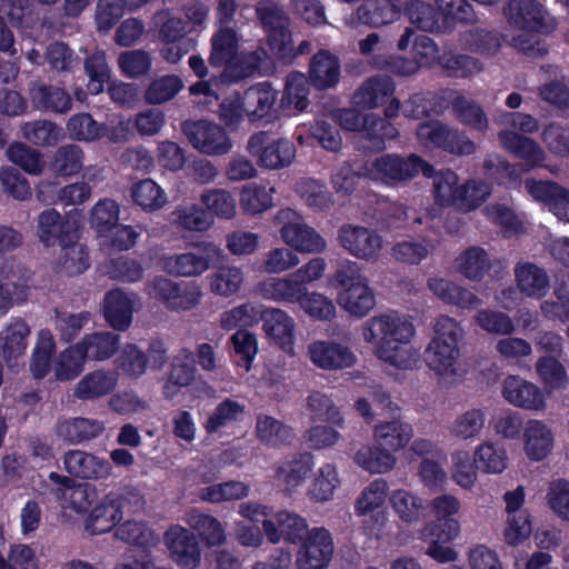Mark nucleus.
Instances as JSON below:
<instances>
[{"label": "nucleus", "instance_id": "46", "mask_svg": "<svg viewBox=\"0 0 569 569\" xmlns=\"http://www.w3.org/2000/svg\"><path fill=\"white\" fill-rule=\"evenodd\" d=\"M77 343L86 360L104 361L118 351L120 338L113 332L102 331L86 335Z\"/></svg>", "mask_w": 569, "mask_h": 569}, {"label": "nucleus", "instance_id": "39", "mask_svg": "<svg viewBox=\"0 0 569 569\" xmlns=\"http://www.w3.org/2000/svg\"><path fill=\"white\" fill-rule=\"evenodd\" d=\"M244 279V272L241 267L222 264L208 276V288L213 296L230 298L242 290Z\"/></svg>", "mask_w": 569, "mask_h": 569}, {"label": "nucleus", "instance_id": "42", "mask_svg": "<svg viewBox=\"0 0 569 569\" xmlns=\"http://www.w3.org/2000/svg\"><path fill=\"white\" fill-rule=\"evenodd\" d=\"M412 436V427L401 420L379 422L373 429L376 443L392 453L406 448Z\"/></svg>", "mask_w": 569, "mask_h": 569}, {"label": "nucleus", "instance_id": "15", "mask_svg": "<svg viewBox=\"0 0 569 569\" xmlns=\"http://www.w3.org/2000/svg\"><path fill=\"white\" fill-rule=\"evenodd\" d=\"M221 250L213 243H206L202 250L172 254L163 259V269L177 277H199L209 270L212 257L219 256Z\"/></svg>", "mask_w": 569, "mask_h": 569}, {"label": "nucleus", "instance_id": "18", "mask_svg": "<svg viewBox=\"0 0 569 569\" xmlns=\"http://www.w3.org/2000/svg\"><path fill=\"white\" fill-rule=\"evenodd\" d=\"M309 360L323 370H341L355 365V353L341 343L330 340H316L307 349Z\"/></svg>", "mask_w": 569, "mask_h": 569}, {"label": "nucleus", "instance_id": "60", "mask_svg": "<svg viewBox=\"0 0 569 569\" xmlns=\"http://www.w3.org/2000/svg\"><path fill=\"white\" fill-rule=\"evenodd\" d=\"M263 306L253 302H244L223 311L219 318V325L224 330H233L237 327H252L262 317Z\"/></svg>", "mask_w": 569, "mask_h": 569}, {"label": "nucleus", "instance_id": "51", "mask_svg": "<svg viewBox=\"0 0 569 569\" xmlns=\"http://www.w3.org/2000/svg\"><path fill=\"white\" fill-rule=\"evenodd\" d=\"M492 194V186L479 178L461 182L456 209L468 213L480 208Z\"/></svg>", "mask_w": 569, "mask_h": 569}, {"label": "nucleus", "instance_id": "53", "mask_svg": "<svg viewBox=\"0 0 569 569\" xmlns=\"http://www.w3.org/2000/svg\"><path fill=\"white\" fill-rule=\"evenodd\" d=\"M389 496V486L385 479L378 478L370 481L355 501L356 515L360 517L372 515L385 507Z\"/></svg>", "mask_w": 569, "mask_h": 569}, {"label": "nucleus", "instance_id": "47", "mask_svg": "<svg viewBox=\"0 0 569 569\" xmlns=\"http://www.w3.org/2000/svg\"><path fill=\"white\" fill-rule=\"evenodd\" d=\"M239 37L231 28H220L211 38L209 62L212 67L226 66L234 61L238 54Z\"/></svg>", "mask_w": 569, "mask_h": 569}, {"label": "nucleus", "instance_id": "56", "mask_svg": "<svg viewBox=\"0 0 569 569\" xmlns=\"http://www.w3.org/2000/svg\"><path fill=\"white\" fill-rule=\"evenodd\" d=\"M20 133L24 140L39 147L54 146L62 138L61 128L46 119L23 122Z\"/></svg>", "mask_w": 569, "mask_h": 569}, {"label": "nucleus", "instance_id": "29", "mask_svg": "<svg viewBox=\"0 0 569 569\" xmlns=\"http://www.w3.org/2000/svg\"><path fill=\"white\" fill-rule=\"evenodd\" d=\"M312 468L309 455H296L278 463L274 480L283 491L291 493L306 482Z\"/></svg>", "mask_w": 569, "mask_h": 569}, {"label": "nucleus", "instance_id": "59", "mask_svg": "<svg viewBox=\"0 0 569 569\" xmlns=\"http://www.w3.org/2000/svg\"><path fill=\"white\" fill-rule=\"evenodd\" d=\"M83 159L84 154L79 146H61L52 154L50 170L58 177L74 176L83 168Z\"/></svg>", "mask_w": 569, "mask_h": 569}, {"label": "nucleus", "instance_id": "7", "mask_svg": "<svg viewBox=\"0 0 569 569\" xmlns=\"http://www.w3.org/2000/svg\"><path fill=\"white\" fill-rule=\"evenodd\" d=\"M248 152L257 159V163L267 169H282L296 158V147L286 138L272 139L267 131L253 133L247 143Z\"/></svg>", "mask_w": 569, "mask_h": 569}, {"label": "nucleus", "instance_id": "31", "mask_svg": "<svg viewBox=\"0 0 569 569\" xmlns=\"http://www.w3.org/2000/svg\"><path fill=\"white\" fill-rule=\"evenodd\" d=\"M389 503L397 518L406 525L421 521L427 513V501L418 492L397 488L390 492Z\"/></svg>", "mask_w": 569, "mask_h": 569}, {"label": "nucleus", "instance_id": "5", "mask_svg": "<svg viewBox=\"0 0 569 569\" xmlns=\"http://www.w3.org/2000/svg\"><path fill=\"white\" fill-rule=\"evenodd\" d=\"M146 293L159 301L172 312H187L196 309L203 299L201 286L194 281H174L166 276H157L149 280Z\"/></svg>", "mask_w": 569, "mask_h": 569}, {"label": "nucleus", "instance_id": "30", "mask_svg": "<svg viewBox=\"0 0 569 569\" xmlns=\"http://www.w3.org/2000/svg\"><path fill=\"white\" fill-rule=\"evenodd\" d=\"M29 333L28 325L19 318L12 319L0 332V352L9 368L18 366V360L23 357Z\"/></svg>", "mask_w": 569, "mask_h": 569}, {"label": "nucleus", "instance_id": "64", "mask_svg": "<svg viewBox=\"0 0 569 569\" xmlns=\"http://www.w3.org/2000/svg\"><path fill=\"white\" fill-rule=\"evenodd\" d=\"M133 202L144 211H156L167 203L164 190L152 179H144L134 183L131 188Z\"/></svg>", "mask_w": 569, "mask_h": 569}, {"label": "nucleus", "instance_id": "32", "mask_svg": "<svg viewBox=\"0 0 569 569\" xmlns=\"http://www.w3.org/2000/svg\"><path fill=\"white\" fill-rule=\"evenodd\" d=\"M339 58L328 50L318 51L310 60L308 76L310 83L319 90L333 88L340 80Z\"/></svg>", "mask_w": 569, "mask_h": 569}, {"label": "nucleus", "instance_id": "3", "mask_svg": "<svg viewBox=\"0 0 569 569\" xmlns=\"http://www.w3.org/2000/svg\"><path fill=\"white\" fill-rule=\"evenodd\" d=\"M333 280L338 289L337 302L349 316L361 319L375 308L373 289L357 262L346 260L340 263Z\"/></svg>", "mask_w": 569, "mask_h": 569}, {"label": "nucleus", "instance_id": "54", "mask_svg": "<svg viewBox=\"0 0 569 569\" xmlns=\"http://www.w3.org/2000/svg\"><path fill=\"white\" fill-rule=\"evenodd\" d=\"M340 483L341 480L337 466L333 463H325L316 472L308 489V497L315 502L330 501Z\"/></svg>", "mask_w": 569, "mask_h": 569}, {"label": "nucleus", "instance_id": "62", "mask_svg": "<svg viewBox=\"0 0 569 569\" xmlns=\"http://www.w3.org/2000/svg\"><path fill=\"white\" fill-rule=\"evenodd\" d=\"M472 321L489 335L511 336L516 331L515 322L509 315L490 308L479 309L472 317Z\"/></svg>", "mask_w": 569, "mask_h": 569}, {"label": "nucleus", "instance_id": "20", "mask_svg": "<svg viewBox=\"0 0 569 569\" xmlns=\"http://www.w3.org/2000/svg\"><path fill=\"white\" fill-rule=\"evenodd\" d=\"M403 0H365L356 10L355 16L346 18L349 27L360 22L379 28L396 21L400 17Z\"/></svg>", "mask_w": 569, "mask_h": 569}, {"label": "nucleus", "instance_id": "33", "mask_svg": "<svg viewBox=\"0 0 569 569\" xmlns=\"http://www.w3.org/2000/svg\"><path fill=\"white\" fill-rule=\"evenodd\" d=\"M500 263L481 247H470L456 258V270L470 281L479 282Z\"/></svg>", "mask_w": 569, "mask_h": 569}, {"label": "nucleus", "instance_id": "27", "mask_svg": "<svg viewBox=\"0 0 569 569\" xmlns=\"http://www.w3.org/2000/svg\"><path fill=\"white\" fill-rule=\"evenodd\" d=\"M517 289L527 298L540 300L550 290L548 272L536 263L521 261L513 269Z\"/></svg>", "mask_w": 569, "mask_h": 569}, {"label": "nucleus", "instance_id": "61", "mask_svg": "<svg viewBox=\"0 0 569 569\" xmlns=\"http://www.w3.org/2000/svg\"><path fill=\"white\" fill-rule=\"evenodd\" d=\"M306 409L313 421H326L339 428L345 425V419L333 400L322 392H311L306 399Z\"/></svg>", "mask_w": 569, "mask_h": 569}, {"label": "nucleus", "instance_id": "4", "mask_svg": "<svg viewBox=\"0 0 569 569\" xmlns=\"http://www.w3.org/2000/svg\"><path fill=\"white\" fill-rule=\"evenodd\" d=\"M430 177L433 167L417 154L402 157L390 153L368 161L362 173L368 179L389 187L398 186L413 179L419 172Z\"/></svg>", "mask_w": 569, "mask_h": 569}, {"label": "nucleus", "instance_id": "50", "mask_svg": "<svg viewBox=\"0 0 569 569\" xmlns=\"http://www.w3.org/2000/svg\"><path fill=\"white\" fill-rule=\"evenodd\" d=\"M184 521L208 547L220 546L227 540L223 525L213 516L192 510L186 515Z\"/></svg>", "mask_w": 569, "mask_h": 569}, {"label": "nucleus", "instance_id": "43", "mask_svg": "<svg viewBox=\"0 0 569 569\" xmlns=\"http://www.w3.org/2000/svg\"><path fill=\"white\" fill-rule=\"evenodd\" d=\"M393 91L395 82L390 77L375 76L367 79L355 92L353 102L363 109H373L382 104Z\"/></svg>", "mask_w": 569, "mask_h": 569}, {"label": "nucleus", "instance_id": "48", "mask_svg": "<svg viewBox=\"0 0 569 569\" xmlns=\"http://www.w3.org/2000/svg\"><path fill=\"white\" fill-rule=\"evenodd\" d=\"M475 463L478 469L488 475H500L507 468L509 458L503 446L487 440L475 448Z\"/></svg>", "mask_w": 569, "mask_h": 569}, {"label": "nucleus", "instance_id": "9", "mask_svg": "<svg viewBox=\"0 0 569 569\" xmlns=\"http://www.w3.org/2000/svg\"><path fill=\"white\" fill-rule=\"evenodd\" d=\"M182 131L194 149L208 156L227 154L233 146L227 131L214 122L186 121Z\"/></svg>", "mask_w": 569, "mask_h": 569}, {"label": "nucleus", "instance_id": "55", "mask_svg": "<svg viewBox=\"0 0 569 569\" xmlns=\"http://www.w3.org/2000/svg\"><path fill=\"white\" fill-rule=\"evenodd\" d=\"M455 100V116L460 123L478 132L489 129V118L483 108L475 100L462 96L448 93Z\"/></svg>", "mask_w": 569, "mask_h": 569}, {"label": "nucleus", "instance_id": "21", "mask_svg": "<svg viewBox=\"0 0 569 569\" xmlns=\"http://www.w3.org/2000/svg\"><path fill=\"white\" fill-rule=\"evenodd\" d=\"M49 479L57 486L56 495L61 500L63 509L83 513L97 498L96 489L90 485H77L70 478L57 472H51Z\"/></svg>", "mask_w": 569, "mask_h": 569}, {"label": "nucleus", "instance_id": "28", "mask_svg": "<svg viewBox=\"0 0 569 569\" xmlns=\"http://www.w3.org/2000/svg\"><path fill=\"white\" fill-rule=\"evenodd\" d=\"M302 282L290 273L284 277H271L257 286L258 295L264 300L276 303H298L302 297L303 289Z\"/></svg>", "mask_w": 569, "mask_h": 569}, {"label": "nucleus", "instance_id": "22", "mask_svg": "<svg viewBox=\"0 0 569 569\" xmlns=\"http://www.w3.org/2000/svg\"><path fill=\"white\" fill-rule=\"evenodd\" d=\"M262 530L271 543L276 545L281 540L296 543L303 538L307 531V522L297 513L281 510L273 518L263 519Z\"/></svg>", "mask_w": 569, "mask_h": 569}, {"label": "nucleus", "instance_id": "63", "mask_svg": "<svg viewBox=\"0 0 569 569\" xmlns=\"http://www.w3.org/2000/svg\"><path fill=\"white\" fill-rule=\"evenodd\" d=\"M298 305L308 317L318 321H331L337 315L332 299L318 291H308L307 287Z\"/></svg>", "mask_w": 569, "mask_h": 569}, {"label": "nucleus", "instance_id": "38", "mask_svg": "<svg viewBox=\"0 0 569 569\" xmlns=\"http://www.w3.org/2000/svg\"><path fill=\"white\" fill-rule=\"evenodd\" d=\"M122 519L119 507L108 492L90 510L84 528L91 535H101L113 529Z\"/></svg>", "mask_w": 569, "mask_h": 569}, {"label": "nucleus", "instance_id": "45", "mask_svg": "<svg viewBox=\"0 0 569 569\" xmlns=\"http://www.w3.org/2000/svg\"><path fill=\"white\" fill-rule=\"evenodd\" d=\"M487 413L483 408H469L459 413L449 425V435L461 441H475L486 426Z\"/></svg>", "mask_w": 569, "mask_h": 569}, {"label": "nucleus", "instance_id": "26", "mask_svg": "<svg viewBox=\"0 0 569 569\" xmlns=\"http://www.w3.org/2000/svg\"><path fill=\"white\" fill-rule=\"evenodd\" d=\"M523 452L530 461H542L555 447V435L550 426L539 419H530L523 428Z\"/></svg>", "mask_w": 569, "mask_h": 569}, {"label": "nucleus", "instance_id": "34", "mask_svg": "<svg viewBox=\"0 0 569 569\" xmlns=\"http://www.w3.org/2000/svg\"><path fill=\"white\" fill-rule=\"evenodd\" d=\"M118 386V373L97 369L84 375L76 385L73 395L80 400H96L111 393Z\"/></svg>", "mask_w": 569, "mask_h": 569}, {"label": "nucleus", "instance_id": "2", "mask_svg": "<svg viewBox=\"0 0 569 569\" xmlns=\"http://www.w3.org/2000/svg\"><path fill=\"white\" fill-rule=\"evenodd\" d=\"M463 337L465 330L455 318L447 315L436 318L432 337L423 351V361L441 385L451 387L463 379L460 349Z\"/></svg>", "mask_w": 569, "mask_h": 569}, {"label": "nucleus", "instance_id": "41", "mask_svg": "<svg viewBox=\"0 0 569 569\" xmlns=\"http://www.w3.org/2000/svg\"><path fill=\"white\" fill-rule=\"evenodd\" d=\"M30 100L40 111L66 113L71 109L70 94L62 88L49 84H36L30 89Z\"/></svg>", "mask_w": 569, "mask_h": 569}, {"label": "nucleus", "instance_id": "17", "mask_svg": "<svg viewBox=\"0 0 569 569\" xmlns=\"http://www.w3.org/2000/svg\"><path fill=\"white\" fill-rule=\"evenodd\" d=\"M261 320L266 337L289 356H295V319L280 308H266Z\"/></svg>", "mask_w": 569, "mask_h": 569}, {"label": "nucleus", "instance_id": "49", "mask_svg": "<svg viewBox=\"0 0 569 569\" xmlns=\"http://www.w3.org/2000/svg\"><path fill=\"white\" fill-rule=\"evenodd\" d=\"M244 408L239 401L224 399L208 416L203 429L209 435H221L224 429L241 420Z\"/></svg>", "mask_w": 569, "mask_h": 569}, {"label": "nucleus", "instance_id": "8", "mask_svg": "<svg viewBox=\"0 0 569 569\" xmlns=\"http://www.w3.org/2000/svg\"><path fill=\"white\" fill-rule=\"evenodd\" d=\"M337 239L350 256L368 262L378 261L385 247L383 237L377 230L351 223L339 228Z\"/></svg>", "mask_w": 569, "mask_h": 569}, {"label": "nucleus", "instance_id": "52", "mask_svg": "<svg viewBox=\"0 0 569 569\" xmlns=\"http://www.w3.org/2000/svg\"><path fill=\"white\" fill-rule=\"evenodd\" d=\"M103 429V423L99 420L72 418L58 423L57 435L70 443H80L98 437Z\"/></svg>", "mask_w": 569, "mask_h": 569}, {"label": "nucleus", "instance_id": "12", "mask_svg": "<svg viewBox=\"0 0 569 569\" xmlns=\"http://www.w3.org/2000/svg\"><path fill=\"white\" fill-rule=\"evenodd\" d=\"M333 541L330 532L313 528L307 532L296 557L298 569H325L333 555Z\"/></svg>", "mask_w": 569, "mask_h": 569}, {"label": "nucleus", "instance_id": "19", "mask_svg": "<svg viewBox=\"0 0 569 569\" xmlns=\"http://www.w3.org/2000/svg\"><path fill=\"white\" fill-rule=\"evenodd\" d=\"M498 142L503 150L521 159L527 171L541 167L546 160V152L537 141L510 129L498 132Z\"/></svg>", "mask_w": 569, "mask_h": 569}, {"label": "nucleus", "instance_id": "11", "mask_svg": "<svg viewBox=\"0 0 569 569\" xmlns=\"http://www.w3.org/2000/svg\"><path fill=\"white\" fill-rule=\"evenodd\" d=\"M163 543L174 563L183 569H196L201 561L197 537L188 528L173 523L163 533Z\"/></svg>", "mask_w": 569, "mask_h": 569}, {"label": "nucleus", "instance_id": "44", "mask_svg": "<svg viewBox=\"0 0 569 569\" xmlns=\"http://www.w3.org/2000/svg\"><path fill=\"white\" fill-rule=\"evenodd\" d=\"M242 99L247 118L256 122L269 116L277 101V91L269 83L262 82L246 90Z\"/></svg>", "mask_w": 569, "mask_h": 569}, {"label": "nucleus", "instance_id": "40", "mask_svg": "<svg viewBox=\"0 0 569 569\" xmlns=\"http://www.w3.org/2000/svg\"><path fill=\"white\" fill-rule=\"evenodd\" d=\"M355 463L371 475H386L397 465V457L379 445H363L353 456Z\"/></svg>", "mask_w": 569, "mask_h": 569}, {"label": "nucleus", "instance_id": "23", "mask_svg": "<svg viewBox=\"0 0 569 569\" xmlns=\"http://www.w3.org/2000/svg\"><path fill=\"white\" fill-rule=\"evenodd\" d=\"M63 462L71 476L81 479L102 480L112 473V466L107 459L83 450L68 451Z\"/></svg>", "mask_w": 569, "mask_h": 569}, {"label": "nucleus", "instance_id": "14", "mask_svg": "<svg viewBox=\"0 0 569 569\" xmlns=\"http://www.w3.org/2000/svg\"><path fill=\"white\" fill-rule=\"evenodd\" d=\"M79 223L72 213L63 219L56 209H47L38 217L37 233L44 246H52L56 242L69 243L79 240Z\"/></svg>", "mask_w": 569, "mask_h": 569}, {"label": "nucleus", "instance_id": "16", "mask_svg": "<svg viewBox=\"0 0 569 569\" xmlns=\"http://www.w3.org/2000/svg\"><path fill=\"white\" fill-rule=\"evenodd\" d=\"M30 273L20 266H4L0 271V315L14 305L27 301L30 295Z\"/></svg>", "mask_w": 569, "mask_h": 569}, {"label": "nucleus", "instance_id": "13", "mask_svg": "<svg viewBox=\"0 0 569 569\" xmlns=\"http://www.w3.org/2000/svg\"><path fill=\"white\" fill-rule=\"evenodd\" d=\"M501 395L508 403L516 408L537 412L547 409L545 390L517 375H509L503 379Z\"/></svg>", "mask_w": 569, "mask_h": 569}, {"label": "nucleus", "instance_id": "24", "mask_svg": "<svg viewBox=\"0 0 569 569\" xmlns=\"http://www.w3.org/2000/svg\"><path fill=\"white\" fill-rule=\"evenodd\" d=\"M138 295L122 289L110 290L103 299V315L107 322L116 330L128 329L133 319Z\"/></svg>", "mask_w": 569, "mask_h": 569}, {"label": "nucleus", "instance_id": "25", "mask_svg": "<svg viewBox=\"0 0 569 569\" xmlns=\"http://www.w3.org/2000/svg\"><path fill=\"white\" fill-rule=\"evenodd\" d=\"M427 288L443 303L460 309L472 310L482 305L481 298L475 292L443 277H430Z\"/></svg>", "mask_w": 569, "mask_h": 569}, {"label": "nucleus", "instance_id": "1", "mask_svg": "<svg viewBox=\"0 0 569 569\" xmlns=\"http://www.w3.org/2000/svg\"><path fill=\"white\" fill-rule=\"evenodd\" d=\"M363 341L386 366L397 370H412L419 362V351L411 346L416 327L410 317L398 311H386L367 319L360 328Z\"/></svg>", "mask_w": 569, "mask_h": 569}, {"label": "nucleus", "instance_id": "36", "mask_svg": "<svg viewBox=\"0 0 569 569\" xmlns=\"http://www.w3.org/2000/svg\"><path fill=\"white\" fill-rule=\"evenodd\" d=\"M26 0H0V51L14 57L18 50L14 46V34L6 24V20L16 27L22 24L27 14Z\"/></svg>", "mask_w": 569, "mask_h": 569}, {"label": "nucleus", "instance_id": "57", "mask_svg": "<svg viewBox=\"0 0 569 569\" xmlns=\"http://www.w3.org/2000/svg\"><path fill=\"white\" fill-rule=\"evenodd\" d=\"M86 361L80 347L74 343L61 351L53 360V375L59 381L73 380L83 371Z\"/></svg>", "mask_w": 569, "mask_h": 569}, {"label": "nucleus", "instance_id": "58", "mask_svg": "<svg viewBox=\"0 0 569 569\" xmlns=\"http://www.w3.org/2000/svg\"><path fill=\"white\" fill-rule=\"evenodd\" d=\"M60 247L57 262L58 272L66 276H77L88 269V252L82 243L76 240L61 243Z\"/></svg>", "mask_w": 569, "mask_h": 569}, {"label": "nucleus", "instance_id": "37", "mask_svg": "<svg viewBox=\"0 0 569 569\" xmlns=\"http://www.w3.org/2000/svg\"><path fill=\"white\" fill-rule=\"evenodd\" d=\"M254 433L262 445L273 449L287 447L295 440L293 429L270 415L257 416Z\"/></svg>", "mask_w": 569, "mask_h": 569}, {"label": "nucleus", "instance_id": "10", "mask_svg": "<svg viewBox=\"0 0 569 569\" xmlns=\"http://www.w3.org/2000/svg\"><path fill=\"white\" fill-rule=\"evenodd\" d=\"M505 14L519 29L548 34L557 28L556 19L536 0H511Z\"/></svg>", "mask_w": 569, "mask_h": 569}, {"label": "nucleus", "instance_id": "6", "mask_svg": "<svg viewBox=\"0 0 569 569\" xmlns=\"http://www.w3.org/2000/svg\"><path fill=\"white\" fill-rule=\"evenodd\" d=\"M274 223L279 226L281 240L292 251L300 253H321L327 249L326 239L302 217L290 208L277 211Z\"/></svg>", "mask_w": 569, "mask_h": 569}, {"label": "nucleus", "instance_id": "35", "mask_svg": "<svg viewBox=\"0 0 569 569\" xmlns=\"http://www.w3.org/2000/svg\"><path fill=\"white\" fill-rule=\"evenodd\" d=\"M196 363L192 351L181 349L171 361L168 380L163 386V396L173 399L181 388L189 386L196 377Z\"/></svg>", "mask_w": 569, "mask_h": 569}]
</instances>
